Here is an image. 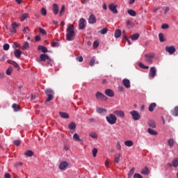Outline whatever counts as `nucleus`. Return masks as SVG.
I'll return each mask as SVG.
<instances>
[{"label":"nucleus","instance_id":"72a5a7b5","mask_svg":"<svg viewBox=\"0 0 178 178\" xmlns=\"http://www.w3.org/2000/svg\"><path fill=\"white\" fill-rule=\"evenodd\" d=\"M24 155H26V156H33L34 155V152L31 151V150H28L24 153Z\"/></svg>","mask_w":178,"mask_h":178},{"label":"nucleus","instance_id":"2eb2a0df","mask_svg":"<svg viewBox=\"0 0 178 178\" xmlns=\"http://www.w3.org/2000/svg\"><path fill=\"white\" fill-rule=\"evenodd\" d=\"M52 10L54 15H58L59 13V6L56 3H54L52 6Z\"/></svg>","mask_w":178,"mask_h":178},{"label":"nucleus","instance_id":"4d7b16f0","mask_svg":"<svg viewBox=\"0 0 178 178\" xmlns=\"http://www.w3.org/2000/svg\"><path fill=\"white\" fill-rule=\"evenodd\" d=\"M95 64V58H92L90 60V61L89 62V65L90 66H92Z\"/></svg>","mask_w":178,"mask_h":178},{"label":"nucleus","instance_id":"58836bf2","mask_svg":"<svg viewBox=\"0 0 178 178\" xmlns=\"http://www.w3.org/2000/svg\"><path fill=\"white\" fill-rule=\"evenodd\" d=\"M168 143L169 147H173V145H175V140L172 138H170L168 140Z\"/></svg>","mask_w":178,"mask_h":178},{"label":"nucleus","instance_id":"de8ad7c7","mask_svg":"<svg viewBox=\"0 0 178 178\" xmlns=\"http://www.w3.org/2000/svg\"><path fill=\"white\" fill-rule=\"evenodd\" d=\"M39 31H40V34H42V35H46V34H47V31H45V29H44L42 28H39Z\"/></svg>","mask_w":178,"mask_h":178},{"label":"nucleus","instance_id":"c03bdc74","mask_svg":"<svg viewBox=\"0 0 178 178\" xmlns=\"http://www.w3.org/2000/svg\"><path fill=\"white\" fill-rule=\"evenodd\" d=\"M40 13L42 16H47V9H45V8H42Z\"/></svg>","mask_w":178,"mask_h":178},{"label":"nucleus","instance_id":"393cba45","mask_svg":"<svg viewBox=\"0 0 178 178\" xmlns=\"http://www.w3.org/2000/svg\"><path fill=\"white\" fill-rule=\"evenodd\" d=\"M155 108H156V103H152L149 106V112H154V109H155Z\"/></svg>","mask_w":178,"mask_h":178},{"label":"nucleus","instance_id":"f03ea898","mask_svg":"<svg viewBox=\"0 0 178 178\" xmlns=\"http://www.w3.org/2000/svg\"><path fill=\"white\" fill-rule=\"evenodd\" d=\"M106 120L108 124H116V122H118V117L114 114H109L106 117Z\"/></svg>","mask_w":178,"mask_h":178},{"label":"nucleus","instance_id":"0eeeda50","mask_svg":"<svg viewBox=\"0 0 178 178\" xmlns=\"http://www.w3.org/2000/svg\"><path fill=\"white\" fill-rule=\"evenodd\" d=\"M156 76V67H152L149 70V79H154Z\"/></svg>","mask_w":178,"mask_h":178},{"label":"nucleus","instance_id":"338daca9","mask_svg":"<svg viewBox=\"0 0 178 178\" xmlns=\"http://www.w3.org/2000/svg\"><path fill=\"white\" fill-rule=\"evenodd\" d=\"M139 67H141V69H144L145 65L143 64V63H139L138 64Z\"/></svg>","mask_w":178,"mask_h":178},{"label":"nucleus","instance_id":"39448f33","mask_svg":"<svg viewBox=\"0 0 178 178\" xmlns=\"http://www.w3.org/2000/svg\"><path fill=\"white\" fill-rule=\"evenodd\" d=\"M145 61L147 63H152V59H154V58H155V54L154 53H150V54H145Z\"/></svg>","mask_w":178,"mask_h":178},{"label":"nucleus","instance_id":"8fccbe9b","mask_svg":"<svg viewBox=\"0 0 178 178\" xmlns=\"http://www.w3.org/2000/svg\"><path fill=\"white\" fill-rule=\"evenodd\" d=\"M90 137H91L92 138H98V134H97V133H90L89 134Z\"/></svg>","mask_w":178,"mask_h":178},{"label":"nucleus","instance_id":"a19ab883","mask_svg":"<svg viewBox=\"0 0 178 178\" xmlns=\"http://www.w3.org/2000/svg\"><path fill=\"white\" fill-rule=\"evenodd\" d=\"M65 5H63L62 7H61V9L60 10V13H59V16H63V15L65 13Z\"/></svg>","mask_w":178,"mask_h":178},{"label":"nucleus","instance_id":"423d86ee","mask_svg":"<svg viewBox=\"0 0 178 178\" xmlns=\"http://www.w3.org/2000/svg\"><path fill=\"white\" fill-rule=\"evenodd\" d=\"M96 98L97 99H99L100 101H106L108 99V97L100 92H96Z\"/></svg>","mask_w":178,"mask_h":178},{"label":"nucleus","instance_id":"dca6fc26","mask_svg":"<svg viewBox=\"0 0 178 178\" xmlns=\"http://www.w3.org/2000/svg\"><path fill=\"white\" fill-rule=\"evenodd\" d=\"M114 115L120 116V118H124V112L120 110H116L113 111Z\"/></svg>","mask_w":178,"mask_h":178},{"label":"nucleus","instance_id":"c756f323","mask_svg":"<svg viewBox=\"0 0 178 178\" xmlns=\"http://www.w3.org/2000/svg\"><path fill=\"white\" fill-rule=\"evenodd\" d=\"M73 140H74V141L83 142L82 139L80 138V136H79V134H77L73 135Z\"/></svg>","mask_w":178,"mask_h":178},{"label":"nucleus","instance_id":"2f4dec72","mask_svg":"<svg viewBox=\"0 0 178 178\" xmlns=\"http://www.w3.org/2000/svg\"><path fill=\"white\" fill-rule=\"evenodd\" d=\"M13 72V67L12 66H10L7 69L6 74H7V76H10L12 74Z\"/></svg>","mask_w":178,"mask_h":178},{"label":"nucleus","instance_id":"e2e57ef3","mask_svg":"<svg viewBox=\"0 0 178 178\" xmlns=\"http://www.w3.org/2000/svg\"><path fill=\"white\" fill-rule=\"evenodd\" d=\"M77 60H79V62H83V56H78L76 58Z\"/></svg>","mask_w":178,"mask_h":178},{"label":"nucleus","instance_id":"864d4df0","mask_svg":"<svg viewBox=\"0 0 178 178\" xmlns=\"http://www.w3.org/2000/svg\"><path fill=\"white\" fill-rule=\"evenodd\" d=\"M97 154H98V149L97 148H94L92 149V156H94V158L97 156Z\"/></svg>","mask_w":178,"mask_h":178},{"label":"nucleus","instance_id":"9b49d317","mask_svg":"<svg viewBox=\"0 0 178 178\" xmlns=\"http://www.w3.org/2000/svg\"><path fill=\"white\" fill-rule=\"evenodd\" d=\"M88 23L89 24H95L97 23V17H95V15H90L88 19Z\"/></svg>","mask_w":178,"mask_h":178},{"label":"nucleus","instance_id":"a18cd8bd","mask_svg":"<svg viewBox=\"0 0 178 178\" xmlns=\"http://www.w3.org/2000/svg\"><path fill=\"white\" fill-rule=\"evenodd\" d=\"M98 33H100V34H106L108 33V28H104L101 31H99Z\"/></svg>","mask_w":178,"mask_h":178},{"label":"nucleus","instance_id":"0e129e2a","mask_svg":"<svg viewBox=\"0 0 178 178\" xmlns=\"http://www.w3.org/2000/svg\"><path fill=\"white\" fill-rule=\"evenodd\" d=\"M35 41H40L41 40V37H40V35H36L35 37Z\"/></svg>","mask_w":178,"mask_h":178},{"label":"nucleus","instance_id":"e433bc0d","mask_svg":"<svg viewBox=\"0 0 178 178\" xmlns=\"http://www.w3.org/2000/svg\"><path fill=\"white\" fill-rule=\"evenodd\" d=\"M114 162L115 163H119V162H120V154H117L115 159H114Z\"/></svg>","mask_w":178,"mask_h":178},{"label":"nucleus","instance_id":"b1692460","mask_svg":"<svg viewBox=\"0 0 178 178\" xmlns=\"http://www.w3.org/2000/svg\"><path fill=\"white\" fill-rule=\"evenodd\" d=\"M38 51H42V52L45 54V52H48V49L46 47H44V46H38Z\"/></svg>","mask_w":178,"mask_h":178},{"label":"nucleus","instance_id":"bb28decb","mask_svg":"<svg viewBox=\"0 0 178 178\" xmlns=\"http://www.w3.org/2000/svg\"><path fill=\"white\" fill-rule=\"evenodd\" d=\"M140 38V34L138 33H134L132 35H131V40H133V41H136Z\"/></svg>","mask_w":178,"mask_h":178},{"label":"nucleus","instance_id":"69168bd1","mask_svg":"<svg viewBox=\"0 0 178 178\" xmlns=\"http://www.w3.org/2000/svg\"><path fill=\"white\" fill-rule=\"evenodd\" d=\"M5 178H12V177L10 176V174L9 173H6L4 175Z\"/></svg>","mask_w":178,"mask_h":178},{"label":"nucleus","instance_id":"a878e982","mask_svg":"<svg viewBox=\"0 0 178 178\" xmlns=\"http://www.w3.org/2000/svg\"><path fill=\"white\" fill-rule=\"evenodd\" d=\"M124 145H126V147H133V145H134V143H133V140L124 141Z\"/></svg>","mask_w":178,"mask_h":178},{"label":"nucleus","instance_id":"7c9ffc66","mask_svg":"<svg viewBox=\"0 0 178 178\" xmlns=\"http://www.w3.org/2000/svg\"><path fill=\"white\" fill-rule=\"evenodd\" d=\"M12 108L15 112H19V111H20V106H19V105H17L16 104H13L12 105Z\"/></svg>","mask_w":178,"mask_h":178},{"label":"nucleus","instance_id":"774afa93","mask_svg":"<svg viewBox=\"0 0 178 178\" xmlns=\"http://www.w3.org/2000/svg\"><path fill=\"white\" fill-rule=\"evenodd\" d=\"M170 10L169 7H165V11H164V14L166 15V13H168V12Z\"/></svg>","mask_w":178,"mask_h":178},{"label":"nucleus","instance_id":"4be33fe9","mask_svg":"<svg viewBox=\"0 0 178 178\" xmlns=\"http://www.w3.org/2000/svg\"><path fill=\"white\" fill-rule=\"evenodd\" d=\"M147 132L149 133V134H151V136H157L158 135V132L151 128L147 129Z\"/></svg>","mask_w":178,"mask_h":178},{"label":"nucleus","instance_id":"f704fd0d","mask_svg":"<svg viewBox=\"0 0 178 178\" xmlns=\"http://www.w3.org/2000/svg\"><path fill=\"white\" fill-rule=\"evenodd\" d=\"M142 175H149V169L148 168L145 167L143 168L141 171Z\"/></svg>","mask_w":178,"mask_h":178},{"label":"nucleus","instance_id":"a211bd4d","mask_svg":"<svg viewBox=\"0 0 178 178\" xmlns=\"http://www.w3.org/2000/svg\"><path fill=\"white\" fill-rule=\"evenodd\" d=\"M108 9L113 12V13H118V9L116 8V6L113 3H111L108 6Z\"/></svg>","mask_w":178,"mask_h":178},{"label":"nucleus","instance_id":"f3484780","mask_svg":"<svg viewBox=\"0 0 178 178\" xmlns=\"http://www.w3.org/2000/svg\"><path fill=\"white\" fill-rule=\"evenodd\" d=\"M122 84H123L124 87H125V88H130V87H131L130 80H129L127 79H124L122 80Z\"/></svg>","mask_w":178,"mask_h":178},{"label":"nucleus","instance_id":"c85d7f7f","mask_svg":"<svg viewBox=\"0 0 178 178\" xmlns=\"http://www.w3.org/2000/svg\"><path fill=\"white\" fill-rule=\"evenodd\" d=\"M127 13L128 15H129L130 16H132L133 17L137 16V13H136L134 10H128Z\"/></svg>","mask_w":178,"mask_h":178},{"label":"nucleus","instance_id":"5fc2aeb1","mask_svg":"<svg viewBox=\"0 0 178 178\" xmlns=\"http://www.w3.org/2000/svg\"><path fill=\"white\" fill-rule=\"evenodd\" d=\"M161 29H162L163 30H166L167 29H169V24H162Z\"/></svg>","mask_w":178,"mask_h":178},{"label":"nucleus","instance_id":"5701e85b","mask_svg":"<svg viewBox=\"0 0 178 178\" xmlns=\"http://www.w3.org/2000/svg\"><path fill=\"white\" fill-rule=\"evenodd\" d=\"M59 115L63 118V119H69L70 118L69 114L67 113L60 111Z\"/></svg>","mask_w":178,"mask_h":178},{"label":"nucleus","instance_id":"473e14b6","mask_svg":"<svg viewBox=\"0 0 178 178\" xmlns=\"http://www.w3.org/2000/svg\"><path fill=\"white\" fill-rule=\"evenodd\" d=\"M120 35H122V31H120V29H116L115 32V38H119Z\"/></svg>","mask_w":178,"mask_h":178},{"label":"nucleus","instance_id":"f257e3e1","mask_svg":"<svg viewBox=\"0 0 178 178\" xmlns=\"http://www.w3.org/2000/svg\"><path fill=\"white\" fill-rule=\"evenodd\" d=\"M66 40L67 41H73V38L76 33L74 32V25L70 24L66 29Z\"/></svg>","mask_w":178,"mask_h":178},{"label":"nucleus","instance_id":"cd10ccee","mask_svg":"<svg viewBox=\"0 0 178 178\" xmlns=\"http://www.w3.org/2000/svg\"><path fill=\"white\" fill-rule=\"evenodd\" d=\"M76 127H77V124H76L75 122H70L68 126V127L70 130H74Z\"/></svg>","mask_w":178,"mask_h":178},{"label":"nucleus","instance_id":"052dcab7","mask_svg":"<svg viewBox=\"0 0 178 178\" xmlns=\"http://www.w3.org/2000/svg\"><path fill=\"white\" fill-rule=\"evenodd\" d=\"M124 38L126 40V41H127L129 45H131V42H130V40H129L125 35H124Z\"/></svg>","mask_w":178,"mask_h":178},{"label":"nucleus","instance_id":"603ef678","mask_svg":"<svg viewBox=\"0 0 178 178\" xmlns=\"http://www.w3.org/2000/svg\"><path fill=\"white\" fill-rule=\"evenodd\" d=\"M9 44H4L3 46V49H4V51H9Z\"/></svg>","mask_w":178,"mask_h":178},{"label":"nucleus","instance_id":"bf43d9fd","mask_svg":"<svg viewBox=\"0 0 178 178\" xmlns=\"http://www.w3.org/2000/svg\"><path fill=\"white\" fill-rule=\"evenodd\" d=\"M134 178H143V176L138 173H136L134 175Z\"/></svg>","mask_w":178,"mask_h":178},{"label":"nucleus","instance_id":"6ab92c4d","mask_svg":"<svg viewBox=\"0 0 178 178\" xmlns=\"http://www.w3.org/2000/svg\"><path fill=\"white\" fill-rule=\"evenodd\" d=\"M66 168H67V162L66 161H63L60 163L59 165V169L60 170H65V169H66Z\"/></svg>","mask_w":178,"mask_h":178},{"label":"nucleus","instance_id":"ddd939ff","mask_svg":"<svg viewBox=\"0 0 178 178\" xmlns=\"http://www.w3.org/2000/svg\"><path fill=\"white\" fill-rule=\"evenodd\" d=\"M7 62L8 63H9V65H12L13 66H14V67H15L17 70H20V66H19V64H17V63H16L15 61L8 60Z\"/></svg>","mask_w":178,"mask_h":178},{"label":"nucleus","instance_id":"6e6552de","mask_svg":"<svg viewBox=\"0 0 178 178\" xmlns=\"http://www.w3.org/2000/svg\"><path fill=\"white\" fill-rule=\"evenodd\" d=\"M40 62H45L46 60H49V62H52V60L51 59V58H49V56L45 54H40Z\"/></svg>","mask_w":178,"mask_h":178},{"label":"nucleus","instance_id":"f8f14e48","mask_svg":"<svg viewBox=\"0 0 178 178\" xmlns=\"http://www.w3.org/2000/svg\"><path fill=\"white\" fill-rule=\"evenodd\" d=\"M104 94L107 95V97H110L111 98H112V97H115V92H113V90H112L111 89H106L104 91Z\"/></svg>","mask_w":178,"mask_h":178},{"label":"nucleus","instance_id":"aec40b11","mask_svg":"<svg viewBox=\"0 0 178 178\" xmlns=\"http://www.w3.org/2000/svg\"><path fill=\"white\" fill-rule=\"evenodd\" d=\"M147 124L149 127H152V129H155V127H156V124L155 123V121L152 120H149Z\"/></svg>","mask_w":178,"mask_h":178},{"label":"nucleus","instance_id":"3c124183","mask_svg":"<svg viewBox=\"0 0 178 178\" xmlns=\"http://www.w3.org/2000/svg\"><path fill=\"white\" fill-rule=\"evenodd\" d=\"M51 47H53L54 48H58V47H59V42H51Z\"/></svg>","mask_w":178,"mask_h":178},{"label":"nucleus","instance_id":"37998d69","mask_svg":"<svg viewBox=\"0 0 178 178\" xmlns=\"http://www.w3.org/2000/svg\"><path fill=\"white\" fill-rule=\"evenodd\" d=\"M134 172H136V168H131L128 175L129 177H131V176H133V175H134Z\"/></svg>","mask_w":178,"mask_h":178},{"label":"nucleus","instance_id":"ea45409f","mask_svg":"<svg viewBox=\"0 0 178 178\" xmlns=\"http://www.w3.org/2000/svg\"><path fill=\"white\" fill-rule=\"evenodd\" d=\"M172 166L174 168H177V166H178V159L177 158H175V159H173Z\"/></svg>","mask_w":178,"mask_h":178},{"label":"nucleus","instance_id":"09e8293b","mask_svg":"<svg viewBox=\"0 0 178 178\" xmlns=\"http://www.w3.org/2000/svg\"><path fill=\"white\" fill-rule=\"evenodd\" d=\"M13 144H15V145H16L17 147H19V145L22 144V141L20 140H13Z\"/></svg>","mask_w":178,"mask_h":178},{"label":"nucleus","instance_id":"7ed1b4c3","mask_svg":"<svg viewBox=\"0 0 178 178\" xmlns=\"http://www.w3.org/2000/svg\"><path fill=\"white\" fill-rule=\"evenodd\" d=\"M45 94L47 95V98L46 99V102H50L54 99V90L51 89H47L44 91Z\"/></svg>","mask_w":178,"mask_h":178},{"label":"nucleus","instance_id":"412c9836","mask_svg":"<svg viewBox=\"0 0 178 178\" xmlns=\"http://www.w3.org/2000/svg\"><path fill=\"white\" fill-rule=\"evenodd\" d=\"M14 55L15 58H20L22 56V51H20V49H15L14 51Z\"/></svg>","mask_w":178,"mask_h":178},{"label":"nucleus","instance_id":"6e6d98bb","mask_svg":"<svg viewBox=\"0 0 178 178\" xmlns=\"http://www.w3.org/2000/svg\"><path fill=\"white\" fill-rule=\"evenodd\" d=\"M127 26H130V27H134V23L128 20L127 21Z\"/></svg>","mask_w":178,"mask_h":178},{"label":"nucleus","instance_id":"4c0bfd02","mask_svg":"<svg viewBox=\"0 0 178 178\" xmlns=\"http://www.w3.org/2000/svg\"><path fill=\"white\" fill-rule=\"evenodd\" d=\"M173 116H178V106H175L174 110L172 111Z\"/></svg>","mask_w":178,"mask_h":178},{"label":"nucleus","instance_id":"20e7f679","mask_svg":"<svg viewBox=\"0 0 178 178\" xmlns=\"http://www.w3.org/2000/svg\"><path fill=\"white\" fill-rule=\"evenodd\" d=\"M130 115H131L134 120H140L141 119V115H140V113L137 111L134 110L130 111Z\"/></svg>","mask_w":178,"mask_h":178},{"label":"nucleus","instance_id":"79ce46f5","mask_svg":"<svg viewBox=\"0 0 178 178\" xmlns=\"http://www.w3.org/2000/svg\"><path fill=\"white\" fill-rule=\"evenodd\" d=\"M29 47H30V46H29V42H25L24 43V45L22 46V49H23L24 51H26V49H29Z\"/></svg>","mask_w":178,"mask_h":178},{"label":"nucleus","instance_id":"680f3d73","mask_svg":"<svg viewBox=\"0 0 178 178\" xmlns=\"http://www.w3.org/2000/svg\"><path fill=\"white\" fill-rule=\"evenodd\" d=\"M89 122H90L92 123H97V120H95L94 118H89Z\"/></svg>","mask_w":178,"mask_h":178},{"label":"nucleus","instance_id":"1a4fd4ad","mask_svg":"<svg viewBox=\"0 0 178 178\" xmlns=\"http://www.w3.org/2000/svg\"><path fill=\"white\" fill-rule=\"evenodd\" d=\"M165 51L168 52L170 55H173V54L176 52V48H175V46L166 47Z\"/></svg>","mask_w":178,"mask_h":178},{"label":"nucleus","instance_id":"4468645a","mask_svg":"<svg viewBox=\"0 0 178 178\" xmlns=\"http://www.w3.org/2000/svg\"><path fill=\"white\" fill-rule=\"evenodd\" d=\"M19 27V24H16V22H13L11 24V29H10V33H17V29Z\"/></svg>","mask_w":178,"mask_h":178},{"label":"nucleus","instance_id":"13d9d810","mask_svg":"<svg viewBox=\"0 0 178 178\" xmlns=\"http://www.w3.org/2000/svg\"><path fill=\"white\" fill-rule=\"evenodd\" d=\"M99 45V42L98 41H95L93 42V47H95V48H98V46Z\"/></svg>","mask_w":178,"mask_h":178},{"label":"nucleus","instance_id":"49530a36","mask_svg":"<svg viewBox=\"0 0 178 178\" xmlns=\"http://www.w3.org/2000/svg\"><path fill=\"white\" fill-rule=\"evenodd\" d=\"M97 113H104V112H106V110L100 107L97 109Z\"/></svg>","mask_w":178,"mask_h":178},{"label":"nucleus","instance_id":"9d476101","mask_svg":"<svg viewBox=\"0 0 178 178\" xmlns=\"http://www.w3.org/2000/svg\"><path fill=\"white\" fill-rule=\"evenodd\" d=\"M86 19L81 18L79 23V27L80 30H84L86 29Z\"/></svg>","mask_w":178,"mask_h":178},{"label":"nucleus","instance_id":"c9c22d12","mask_svg":"<svg viewBox=\"0 0 178 178\" xmlns=\"http://www.w3.org/2000/svg\"><path fill=\"white\" fill-rule=\"evenodd\" d=\"M159 38L160 42H165V36L163 35V33H160L159 34Z\"/></svg>","mask_w":178,"mask_h":178}]
</instances>
